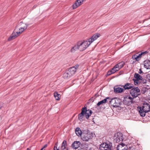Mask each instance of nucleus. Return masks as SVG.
Here are the masks:
<instances>
[{
  "mask_svg": "<svg viewBox=\"0 0 150 150\" xmlns=\"http://www.w3.org/2000/svg\"><path fill=\"white\" fill-rule=\"evenodd\" d=\"M28 25L20 22L19 26L16 28L11 35L8 38V40L10 41L15 39L25 30L26 29Z\"/></svg>",
  "mask_w": 150,
  "mask_h": 150,
  "instance_id": "nucleus-1",
  "label": "nucleus"
},
{
  "mask_svg": "<svg viewBox=\"0 0 150 150\" xmlns=\"http://www.w3.org/2000/svg\"><path fill=\"white\" fill-rule=\"evenodd\" d=\"M137 109L140 115L144 117L146 113L150 111V105L149 103H144L142 107H138Z\"/></svg>",
  "mask_w": 150,
  "mask_h": 150,
  "instance_id": "nucleus-2",
  "label": "nucleus"
},
{
  "mask_svg": "<svg viewBox=\"0 0 150 150\" xmlns=\"http://www.w3.org/2000/svg\"><path fill=\"white\" fill-rule=\"evenodd\" d=\"M92 113V111L91 110H87L86 108H83L81 113L79 115V119L80 120H84V117H85L86 119H88Z\"/></svg>",
  "mask_w": 150,
  "mask_h": 150,
  "instance_id": "nucleus-3",
  "label": "nucleus"
},
{
  "mask_svg": "<svg viewBox=\"0 0 150 150\" xmlns=\"http://www.w3.org/2000/svg\"><path fill=\"white\" fill-rule=\"evenodd\" d=\"M90 45V43H88V40L79 42L77 43L78 49L81 51L85 50Z\"/></svg>",
  "mask_w": 150,
  "mask_h": 150,
  "instance_id": "nucleus-4",
  "label": "nucleus"
},
{
  "mask_svg": "<svg viewBox=\"0 0 150 150\" xmlns=\"http://www.w3.org/2000/svg\"><path fill=\"white\" fill-rule=\"evenodd\" d=\"M130 93L133 98H135L140 95L141 93L139 88L137 87H135L132 89Z\"/></svg>",
  "mask_w": 150,
  "mask_h": 150,
  "instance_id": "nucleus-5",
  "label": "nucleus"
},
{
  "mask_svg": "<svg viewBox=\"0 0 150 150\" xmlns=\"http://www.w3.org/2000/svg\"><path fill=\"white\" fill-rule=\"evenodd\" d=\"M110 104L114 107H119L121 104L120 100L117 98H112L110 101Z\"/></svg>",
  "mask_w": 150,
  "mask_h": 150,
  "instance_id": "nucleus-6",
  "label": "nucleus"
},
{
  "mask_svg": "<svg viewBox=\"0 0 150 150\" xmlns=\"http://www.w3.org/2000/svg\"><path fill=\"white\" fill-rule=\"evenodd\" d=\"M112 146L111 144L103 143L100 144L99 148L100 150H111Z\"/></svg>",
  "mask_w": 150,
  "mask_h": 150,
  "instance_id": "nucleus-7",
  "label": "nucleus"
},
{
  "mask_svg": "<svg viewBox=\"0 0 150 150\" xmlns=\"http://www.w3.org/2000/svg\"><path fill=\"white\" fill-rule=\"evenodd\" d=\"M114 141L117 143H118L123 140V137L122 134L120 132L116 133L114 137Z\"/></svg>",
  "mask_w": 150,
  "mask_h": 150,
  "instance_id": "nucleus-8",
  "label": "nucleus"
},
{
  "mask_svg": "<svg viewBox=\"0 0 150 150\" xmlns=\"http://www.w3.org/2000/svg\"><path fill=\"white\" fill-rule=\"evenodd\" d=\"M86 0H76L73 5V9H75L82 4Z\"/></svg>",
  "mask_w": 150,
  "mask_h": 150,
  "instance_id": "nucleus-9",
  "label": "nucleus"
},
{
  "mask_svg": "<svg viewBox=\"0 0 150 150\" xmlns=\"http://www.w3.org/2000/svg\"><path fill=\"white\" fill-rule=\"evenodd\" d=\"M91 138V135L88 133L83 134L81 137V139L83 141H88Z\"/></svg>",
  "mask_w": 150,
  "mask_h": 150,
  "instance_id": "nucleus-10",
  "label": "nucleus"
},
{
  "mask_svg": "<svg viewBox=\"0 0 150 150\" xmlns=\"http://www.w3.org/2000/svg\"><path fill=\"white\" fill-rule=\"evenodd\" d=\"M100 35V34H97L93 35L91 38L88 39V43H90V45L93 41L96 40L99 37Z\"/></svg>",
  "mask_w": 150,
  "mask_h": 150,
  "instance_id": "nucleus-11",
  "label": "nucleus"
},
{
  "mask_svg": "<svg viewBox=\"0 0 150 150\" xmlns=\"http://www.w3.org/2000/svg\"><path fill=\"white\" fill-rule=\"evenodd\" d=\"M127 145L123 143L119 144L117 147V150H127Z\"/></svg>",
  "mask_w": 150,
  "mask_h": 150,
  "instance_id": "nucleus-12",
  "label": "nucleus"
},
{
  "mask_svg": "<svg viewBox=\"0 0 150 150\" xmlns=\"http://www.w3.org/2000/svg\"><path fill=\"white\" fill-rule=\"evenodd\" d=\"M117 66V65H115L114 67L110 71H109L108 72L107 74L108 75H110L112 74H114L116 71L119 70V68H118Z\"/></svg>",
  "mask_w": 150,
  "mask_h": 150,
  "instance_id": "nucleus-13",
  "label": "nucleus"
},
{
  "mask_svg": "<svg viewBox=\"0 0 150 150\" xmlns=\"http://www.w3.org/2000/svg\"><path fill=\"white\" fill-rule=\"evenodd\" d=\"M81 143L79 141H75L72 145V147L74 149H76L79 147H80Z\"/></svg>",
  "mask_w": 150,
  "mask_h": 150,
  "instance_id": "nucleus-14",
  "label": "nucleus"
},
{
  "mask_svg": "<svg viewBox=\"0 0 150 150\" xmlns=\"http://www.w3.org/2000/svg\"><path fill=\"white\" fill-rule=\"evenodd\" d=\"M122 86L124 88V90H125L132 89V88H133L134 86L133 84L128 83H125V85Z\"/></svg>",
  "mask_w": 150,
  "mask_h": 150,
  "instance_id": "nucleus-15",
  "label": "nucleus"
},
{
  "mask_svg": "<svg viewBox=\"0 0 150 150\" xmlns=\"http://www.w3.org/2000/svg\"><path fill=\"white\" fill-rule=\"evenodd\" d=\"M125 90L124 89L119 87H114V91L115 93H121Z\"/></svg>",
  "mask_w": 150,
  "mask_h": 150,
  "instance_id": "nucleus-16",
  "label": "nucleus"
},
{
  "mask_svg": "<svg viewBox=\"0 0 150 150\" xmlns=\"http://www.w3.org/2000/svg\"><path fill=\"white\" fill-rule=\"evenodd\" d=\"M72 76L71 74L67 70L64 73L63 77L65 79H68Z\"/></svg>",
  "mask_w": 150,
  "mask_h": 150,
  "instance_id": "nucleus-17",
  "label": "nucleus"
},
{
  "mask_svg": "<svg viewBox=\"0 0 150 150\" xmlns=\"http://www.w3.org/2000/svg\"><path fill=\"white\" fill-rule=\"evenodd\" d=\"M144 62V67L146 69H150V61L146 60Z\"/></svg>",
  "mask_w": 150,
  "mask_h": 150,
  "instance_id": "nucleus-18",
  "label": "nucleus"
},
{
  "mask_svg": "<svg viewBox=\"0 0 150 150\" xmlns=\"http://www.w3.org/2000/svg\"><path fill=\"white\" fill-rule=\"evenodd\" d=\"M67 70L73 75L76 71V68L74 67H72L69 68Z\"/></svg>",
  "mask_w": 150,
  "mask_h": 150,
  "instance_id": "nucleus-19",
  "label": "nucleus"
},
{
  "mask_svg": "<svg viewBox=\"0 0 150 150\" xmlns=\"http://www.w3.org/2000/svg\"><path fill=\"white\" fill-rule=\"evenodd\" d=\"M140 54H136L134 55H133L132 57V58L133 59H135L137 61H139L141 57Z\"/></svg>",
  "mask_w": 150,
  "mask_h": 150,
  "instance_id": "nucleus-20",
  "label": "nucleus"
},
{
  "mask_svg": "<svg viewBox=\"0 0 150 150\" xmlns=\"http://www.w3.org/2000/svg\"><path fill=\"white\" fill-rule=\"evenodd\" d=\"M75 132L76 135L79 136H80L82 135L81 131L79 127L76 128L75 129Z\"/></svg>",
  "mask_w": 150,
  "mask_h": 150,
  "instance_id": "nucleus-21",
  "label": "nucleus"
},
{
  "mask_svg": "<svg viewBox=\"0 0 150 150\" xmlns=\"http://www.w3.org/2000/svg\"><path fill=\"white\" fill-rule=\"evenodd\" d=\"M134 77L137 80L142 81V78L141 76L139 74L135 73L134 75Z\"/></svg>",
  "mask_w": 150,
  "mask_h": 150,
  "instance_id": "nucleus-22",
  "label": "nucleus"
},
{
  "mask_svg": "<svg viewBox=\"0 0 150 150\" xmlns=\"http://www.w3.org/2000/svg\"><path fill=\"white\" fill-rule=\"evenodd\" d=\"M125 64V62H121L119 63L118 64H116L115 65H117V67L119 68V70Z\"/></svg>",
  "mask_w": 150,
  "mask_h": 150,
  "instance_id": "nucleus-23",
  "label": "nucleus"
},
{
  "mask_svg": "<svg viewBox=\"0 0 150 150\" xmlns=\"http://www.w3.org/2000/svg\"><path fill=\"white\" fill-rule=\"evenodd\" d=\"M80 147L84 150H87L88 148V144H82L81 145Z\"/></svg>",
  "mask_w": 150,
  "mask_h": 150,
  "instance_id": "nucleus-24",
  "label": "nucleus"
},
{
  "mask_svg": "<svg viewBox=\"0 0 150 150\" xmlns=\"http://www.w3.org/2000/svg\"><path fill=\"white\" fill-rule=\"evenodd\" d=\"M54 96L56 100H59V97L60 96V95L58 94L57 92H54Z\"/></svg>",
  "mask_w": 150,
  "mask_h": 150,
  "instance_id": "nucleus-25",
  "label": "nucleus"
},
{
  "mask_svg": "<svg viewBox=\"0 0 150 150\" xmlns=\"http://www.w3.org/2000/svg\"><path fill=\"white\" fill-rule=\"evenodd\" d=\"M77 49H78V48L77 45H75L74 47L71 48V52H73L76 51Z\"/></svg>",
  "mask_w": 150,
  "mask_h": 150,
  "instance_id": "nucleus-26",
  "label": "nucleus"
},
{
  "mask_svg": "<svg viewBox=\"0 0 150 150\" xmlns=\"http://www.w3.org/2000/svg\"><path fill=\"white\" fill-rule=\"evenodd\" d=\"M126 98L127 99H129L130 100V101L131 103H134V101L133 100V99L134 98L133 97L132 98L130 96H128L127 97H126Z\"/></svg>",
  "mask_w": 150,
  "mask_h": 150,
  "instance_id": "nucleus-27",
  "label": "nucleus"
},
{
  "mask_svg": "<svg viewBox=\"0 0 150 150\" xmlns=\"http://www.w3.org/2000/svg\"><path fill=\"white\" fill-rule=\"evenodd\" d=\"M135 85H136L139 83L140 82L139 81V80L137 79H133Z\"/></svg>",
  "mask_w": 150,
  "mask_h": 150,
  "instance_id": "nucleus-28",
  "label": "nucleus"
},
{
  "mask_svg": "<svg viewBox=\"0 0 150 150\" xmlns=\"http://www.w3.org/2000/svg\"><path fill=\"white\" fill-rule=\"evenodd\" d=\"M105 103L103 100L98 103L97 104V105L98 106H99L100 105H102L103 103Z\"/></svg>",
  "mask_w": 150,
  "mask_h": 150,
  "instance_id": "nucleus-29",
  "label": "nucleus"
},
{
  "mask_svg": "<svg viewBox=\"0 0 150 150\" xmlns=\"http://www.w3.org/2000/svg\"><path fill=\"white\" fill-rule=\"evenodd\" d=\"M148 52L147 51H145L144 52H142L140 54L141 56L142 57V56H143L145 54H146L148 53Z\"/></svg>",
  "mask_w": 150,
  "mask_h": 150,
  "instance_id": "nucleus-30",
  "label": "nucleus"
},
{
  "mask_svg": "<svg viewBox=\"0 0 150 150\" xmlns=\"http://www.w3.org/2000/svg\"><path fill=\"white\" fill-rule=\"evenodd\" d=\"M67 144V142L65 140H64L62 144V147H63V146L65 147V146Z\"/></svg>",
  "mask_w": 150,
  "mask_h": 150,
  "instance_id": "nucleus-31",
  "label": "nucleus"
},
{
  "mask_svg": "<svg viewBox=\"0 0 150 150\" xmlns=\"http://www.w3.org/2000/svg\"><path fill=\"white\" fill-rule=\"evenodd\" d=\"M54 149V150H59V148H57V143L55 144Z\"/></svg>",
  "mask_w": 150,
  "mask_h": 150,
  "instance_id": "nucleus-32",
  "label": "nucleus"
},
{
  "mask_svg": "<svg viewBox=\"0 0 150 150\" xmlns=\"http://www.w3.org/2000/svg\"><path fill=\"white\" fill-rule=\"evenodd\" d=\"M109 99H110V97H107L105 99L103 100L105 103H108L107 100Z\"/></svg>",
  "mask_w": 150,
  "mask_h": 150,
  "instance_id": "nucleus-33",
  "label": "nucleus"
},
{
  "mask_svg": "<svg viewBox=\"0 0 150 150\" xmlns=\"http://www.w3.org/2000/svg\"><path fill=\"white\" fill-rule=\"evenodd\" d=\"M112 99L110 97V99L107 100V102H109L110 104V101Z\"/></svg>",
  "mask_w": 150,
  "mask_h": 150,
  "instance_id": "nucleus-34",
  "label": "nucleus"
},
{
  "mask_svg": "<svg viewBox=\"0 0 150 150\" xmlns=\"http://www.w3.org/2000/svg\"><path fill=\"white\" fill-rule=\"evenodd\" d=\"M66 148V147L64 146H63V147H62V146L61 147V150H64Z\"/></svg>",
  "mask_w": 150,
  "mask_h": 150,
  "instance_id": "nucleus-35",
  "label": "nucleus"
},
{
  "mask_svg": "<svg viewBox=\"0 0 150 150\" xmlns=\"http://www.w3.org/2000/svg\"><path fill=\"white\" fill-rule=\"evenodd\" d=\"M148 78L149 81H150V74H148Z\"/></svg>",
  "mask_w": 150,
  "mask_h": 150,
  "instance_id": "nucleus-36",
  "label": "nucleus"
},
{
  "mask_svg": "<svg viewBox=\"0 0 150 150\" xmlns=\"http://www.w3.org/2000/svg\"><path fill=\"white\" fill-rule=\"evenodd\" d=\"M143 72L142 71L141 69H140L139 70V73L140 74H141Z\"/></svg>",
  "mask_w": 150,
  "mask_h": 150,
  "instance_id": "nucleus-37",
  "label": "nucleus"
},
{
  "mask_svg": "<svg viewBox=\"0 0 150 150\" xmlns=\"http://www.w3.org/2000/svg\"><path fill=\"white\" fill-rule=\"evenodd\" d=\"M47 145L45 144L44 145V146L42 148H43V149H44V148L47 147Z\"/></svg>",
  "mask_w": 150,
  "mask_h": 150,
  "instance_id": "nucleus-38",
  "label": "nucleus"
},
{
  "mask_svg": "<svg viewBox=\"0 0 150 150\" xmlns=\"http://www.w3.org/2000/svg\"><path fill=\"white\" fill-rule=\"evenodd\" d=\"M2 106V104L1 103H0V109Z\"/></svg>",
  "mask_w": 150,
  "mask_h": 150,
  "instance_id": "nucleus-39",
  "label": "nucleus"
},
{
  "mask_svg": "<svg viewBox=\"0 0 150 150\" xmlns=\"http://www.w3.org/2000/svg\"><path fill=\"white\" fill-rule=\"evenodd\" d=\"M74 67H75V68H78V65H76Z\"/></svg>",
  "mask_w": 150,
  "mask_h": 150,
  "instance_id": "nucleus-40",
  "label": "nucleus"
},
{
  "mask_svg": "<svg viewBox=\"0 0 150 150\" xmlns=\"http://www.w3.org/2000/svg\"><path fill=\"white\" fill-rule=\"evenodd\" d=\"M93 98H91L90 99V100H92V101H93Z\"/></svg>",
  "mask_w": 150,
  "mask_h": 150,
  "instance_id": "nucleus-41",
  "label": "nucleus"
},
{
  "mask_svg": "<svg viewBox=\"0 0 150 150\" xmlns=\"http://www.w3.org/2000/svg\"><path fill=\"white\" fill-rule=\"evenodd\" d=\"M40 150H44V149H43V148H42Z\"/></svg>",
  "mask_w": 150,
  "mask_h": 150,
  "instance_id": "nucleus-42",
  "label": "nucleus"
},
{
  "mask_svg": "<svg viewBox=\"0 0 150 150\" xmlns=\"http://www.w3.org/2000/svg\"><path fill=\"white\" fill-rule=\"evenodd\" d=\"M27 150H30L28 148L27 149Z\"/></svg>",
  "mask_w": 150,
  "mask_h": 150,
  "instance_id": "nucleus-43",
  "label": "nucleus"
}]
</instances>
